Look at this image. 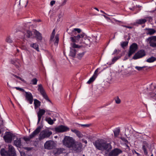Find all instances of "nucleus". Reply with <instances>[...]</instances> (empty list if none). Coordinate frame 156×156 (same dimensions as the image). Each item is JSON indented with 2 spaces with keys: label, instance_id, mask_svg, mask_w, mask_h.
<instances>
[{
  "label": "nucleus",
  "instance_id": "f257e3e1",
  "mask_svg": "<svg viewBox=\"0 0 156 156\" xmlns=\"http://www.w3.org/2000/svg\"><path fill=\"white\" fill-rule=\"evenodd\" d=\"M94 145L97 149L100 150H104L111 149L110 144L106 143V142L102 139L98 140L93 143Z\"/></svg>",
  "mask_w": 156,
  "mask_h": 156
},
{
  "label": "nucleus",
  "instance_id": "f03ea898",
  "mask_svg": "<svg viewBox=\"0 0 156 156\" xmlns=\"http://www.w3.org/2000/svg\"><path fill=\"white\" fill-rule=\"evenodd\" d=\"M75 141L72 137L65 136L62 140V144L66 147L70 149Z\"/></svg>",
  "mask_w": 156,
  "mask_h": 156
},
{
  "label": "nucleus",
  "instance_id": "7ed1b4c3",
  "mask_svg": "<svg viewBox=\"0 0 156 156\" xmlns=\"http://www.w3.org/2000/svg\"><path fill=\"white\" fill-rule=\"evenodd\" d=\"M75 38L76 39L77 42H79L80 40L83 39L85 41L83 42V43L87 45H88L90 43V37H87L84 33H82L80 34L75 36Z\"/></svg>",
  "mask_w": 156,
  "mask_h": 156
},
{
  "label": "nucleus",
  "instance_id": "20e7f679",
  "mask_svg": "<svg viewBox=\"0 0 156 156\" xmlns=\"http://www.w3.org/2000/svg\"><path fill=\"white\" fill-rule=\"evenodd\" d=\"M52 134V132L48 129H45L42 130L39 134V140H43L45 138L49 137Z\"/></svg>",
  "mask_w": 156,
  "mask_h": 156
},
{
  "label": "nucleus",
  "instance_id": "39448f33",
  "mask_svg": "<svg viewBox=\"0 0 156 156\" xmlns=\"http://www.w3.org/2000/svg\"><path fill=\"white\" fill-rule=\"evenodd\" d=\"M73 144L70 149L76 152H80L82 151V145L81 143L76 142L75 141Z\"/></svg>",
  "mask_w": 156,
  "mask_h": 156
},
{
  "label": "nucleus",
  "instance_id": "423d86ee",
  "mask_svg": "<svg viewBox=\"0 0 156 156\" xmlns=\"http://www.w3.org/2000/svg\"><path fill=\"white\" fill-rule=\"evenodd\" d=\"M42 127L39 126L30 135L29 137H24V140L26 141H29L30 140L34 137L36 135H37L40 132Z\"/></svg>",
  "mask_w": 156,
  "mask_h": 156
},
{
  "label": "nucleus",
  "instance_id": "0eeeda50",
  "mask_svg": "<svg viewBox=\"0 0 156 156\" xmlns=\"http://www.w3.org/2000/svg\"><path fill=\"white\" fill-rule=\"evenodd\" d=\"M37 90L40 92L41 94L45 99L47 100L50 101L42 86V85L41 84H39L38 85Z\"/></svg>",
  "mask_w": 156,
  "mask_h": 156
},
{
  "label": "nucleus",
  "instance_id": "6e6552de",
  "mask_svg": "<svg viewBox=\"0 0 156 156\" xmlns=\"http://www.w3.org/2000/svg\"><path fill=\"white\" fill-rule=\"evenodd\" d=\"M138 48L137 45L136 44L133 43L129 47V51L128 53V56L130 57L136 51Z\"/></svg>",
  "mask_w": 156,
  "mask_h": 156
},
{
  "label": "nucleus",
  "instance_id": "1a4fd4ad",
  "mask_svg": "<svg viewBox=\"0 0 156 156\" xmlns=\"http://www.w3.org/2000/svg\"><path fill=\"white\" fill-rule=\"evenodd\" d=\"M145 55L146 53L144 50H141L138 51L135 54L133 57V58L134 59H136L142 58L145 56Z\"/></svg>",
  "mask_w": 156,
  "mask_h": 156
},
{
  "label": "nucleus",
  "instance_id": "9d476101",
  "mask_svg": "<svg viewBox=\"0 0 156 156\" xmlns=\"http://www.w3.org/2000/svg\"><path fill=\"white\" fill-rule=\"evenodd\" d=\"M55 143L53 141H47L44 144V147L45 149L50 150L53 149L55 147Z\"/></svg>",
  "mask_w": 156,
  "mask_h": 156
},
{
  "label": "nucleus",
  "instance_id": "9b49d317",
  "mask_svg": "<svg viewBox=\"0 0 156 156\" xmlns=\"http://www.w3.org/2000/svg\"><path fill=\"white\" fill-rule=\"evenodd\" d=\"M55 131L58 133L63 132L69 131V128L67 126L61 125L56 127L55 128Z\"/></svg>",
  "mask_w": 156,
  "mask_h": 156
},
{
  "label": "nucleus",
  "instance_id": "f8f14e48",
  "mask_svg": "<svg viewBox=\"0 0 156 156\" xmlns=\"http://www.w3.org/2000/svg\"><path fill=\"white\" fill-rule=\"evenodd\" d=\"M122 152L121 150L118 148H115L112 150L108 154L109 156H116Z\"/></svg>",
  "mask_w": 156,
  "mask_h": 156
},
{
  "label": "nucleus",
  "instance_id": "ddd939ff",
  "mask_svg": "<svg viewBox=\"0 0 156 156\" xmlns=\"http://www.w3.org/2000/svg\"><path fill=\"white\" fill-rule=\"evenodd\" d=\"M26 100L31 104L33 103V98L32 94L30 92H25Z\"/></svg>",
  "mask_w": 156,
  "mask_h": 156
},
{
  "label": "nucleus",
  "instance_id": "4468645a",
  "mask_svg": "<svg viewBox=\"0 0 156 156\" xmlns=\"http://www.w3.org/2000/svg\"><path fill=\"white\" fill-rule=\"evenodd\" d=\"M147 41H149L150 45L153 48H156V39H154L153 37H149L147 39Z\"/></svg>",
  "mask_w": 156,
  "mask_h": 156
},
{
  "label": "nucleus",
  "instance_id": "2eb2a0df",
  "mask_svg": "<svg viewBox=\"0 0 156 156\" xmlns=\"http://www.w3.org/2000/svg\"><path fill=\"white\" fill-rule=\"evenodd\" d=\"M22 32L24 34V36L25 37L29 38L32 35V32L27 29H23L22 30Z\"/></svg>",
  "mask_w": 156,
  "mask_h": 156
},
{
  "label": "nucleus",
  "instance_id": "dca6fc26",
  "mask_svg": "<svg viewBox=\"0 0 156 156\" xmlns=\"http://www.w3.org/2000/svg\"><path fill=\"white\" fill-rule=\"evenodd\" d=\"M45 111L43 109H39L38 112L37 113L38 116V121L37 124H38L40 122L42 115L45 113Z\"/></svg>",
  "mask_w": 156,
  "mask_h": 156
},
{
  "label": "nucleus",
  "instance_id": "f3484780",
  "mask_svg": "<svg viewBox=\"0 0 156 156\" xmlns=\"http://www.w3.org/2000/svg\"><path fill=\"white\" fill-rule=\"evenodd\" d=\"M8 149L9 153V156H16L15 149L12 146L9 145Z\"/></svg>",
  "mask_w": 156,
  "mask_h": 156
},
{
  "label": "nucleus",
  "instance_id": "a211bd4d",
  "mask_svg": "<svg viewBox=\"0 0 156 156\" xmlns=\"http://www.w3.org/2000/svg\"><path fill=\"white\" fill-rule=\"evenodd\" d=\"M3 138L5 141L7 143H10L12 140V136L9 133H8L5 135Z\"/></svg>",
  "mask_w": 156,
  "mask_h": 156
},
{
  "label": "nucleus",
  "instance_id": "6ab92c4d",
  "mask_svg": "<svg viewBox=\"0 0 156 156\" xmlns=\"http://www.w3.org/2000/svg\"><path fill=\"white\" fill-rule=\"evenodd\" d=\"M145 30H147L146 34L150 35L154 34L156 32V30L153 29L146 28Z\"/></svg>",
  "mask_w": 156,
  "mask_h": 156
},
{
  "label": "nucleus",
  "instance_id": "aec40b11",
  "mask_svg": "<svg viewBox=\"0 0 156 156\" xmlns=\"http://www.w3.org/2000/svg\"><path fill=\"white\" fill-rule=\"evenodd\" d=\"M14 145L17 147H20L21 146V140L20 138H17L16 139L14 140Z\"/></svg>",
  "mask_w": 156,
  "mask_h": 156
},
{
  "label": "nucleus",
  "instance_id": "412c9836",
  "mask_svg": "<svg viewBox=\"0 0 156 156\" xmlns=\"http://www.w3.org/2000/svg\"><path fill=\"white\" fill-rule=\"evenodd\" d=\"M0 154L2 156H9V154L4 148H2L0 151Z\"/></svg>",
  "mask_w": 156,
  "mask_h": 156
},
{
  "label": "nucleus",
  "instance_id": "4be33fe9",
  "mask_svg": "<svg viewBox=\"0 0 156 156\" xmlns=\"http://www.w3.org/2000/svg\"><path fill=\"white\" fill-rule=\"evenodd\" d=\"M147 22V20L145 19H138L136 20V23L138 24H144Z\"/></svg>",
  "mask_w": 156,
  "mask_h": 156
},
{
  "label": "nucleus",
  "instance_id": "5701e85b",
  "mask_svg": "<svg viewBox=\"0 0 156 156\" xmlns=\"http://www.w3.org/2000/svg\"><path fill=\"white\" fill-rule=\"evenodd\" d=\"M45 120L49 124L51 125H52L54 123V121L56 120L55 119H52L50 117L46 118Z\"/></svg>",
  "mask_w": 156,
  "mask_h": 156
},
{
  "label": "nucleus",
  "instance_id": "b1692460",
  "mask_svg": "<svg viewBox=\"0 0 156 156\" xmlns=\"http://www.w3.org/2000/svg\"><path fill=\"white\" fill-rule=\"evenodd\" d=\"M114 136L115 137H117L120 132L119 128V127L116 128L113 131Z\"/></svg>",
  "mask_w": 156,
  "mask_h": 156
},
{
  "label": "nucleus",
  "instance_id": "393cba45",
  "mask_svg": "<svg viewBox=\"0 0 156 156\" xmlns=\"http://www.w3.org/2000/svg\"><path fill=\"white\" fill-rule=\"evenodd\" d=\"M35 34L36 35L37 38L38 40H42V36L41 34L38 31L36 30L34 32Z\"/></svg>",
  "mask_w": 156,
  "mask_h": 156
},
{
  "label": "nucleus",
  "instance_id": "a878e982",
  "mask_svg": "<svg viewBox=\"0 0 156 156\" xmlns=\"http://www.w3.org/2000/svg\"><path fill=\"white\" fill-rule=\"evenodd\" d=\"M34 104L35 108L38 107L41 105L40 102L37 99L34 100Z\"/></svg>",
  "mask_w": 156,
  "mask_h": 156
},
{
  "label": "nucleus",
  "instance_id": "bb28decb",
  "mask_svg": "<svg viewBox=\"0 0 156 156\" xmlns=\"http://www.w3.org/2000/svg\"><path fill=\"white\" fill-rule=\"evenodd\" d=\"M148 147V144L147 143H146L145 145H144L142 147V149L144 151V154L146 155L147 154V148Z\"/></svg>",
  "mask_w": 156,
  "mask_h": 156
},
{
  "label": "nucleus",
  "instance_id": "cd10ccee",
  "mask_svg": "<svg viewBox=\"0 0 156 156\" xmlns=\"http://www.w3.org/2000/svg\"><path fill=\"white\" fill-rule=\"evenodd\" d=\"M30 46L31 47H32L36 49L37 51H39V50L38 48V45L36 43L31 44Z\"/></svg>",
  "mask_w": 156,
  "mask_h": 156
},
{
  "label": "nucleus",
  "instance_id": "c85d7f7f",
  "mask_svg": "<svg viewBox=\"0 0 156 156\" xmlns=\"http://www.w3.org/2000/svg\"><path fill=\"white\" fill-rule=\"evenodd\" d=\"M155 60H156V58L154 57H151L148 58L147 60V62L149 63H151L153 62Z\"/></svg>",
  "mask_w": 156,
  "mask_h": 156
},
{
  "label": "nucleus",
  "instance_id": "c756f323",
  "mask_svg": "<svg viewBox=\"0 0 156 156\" xmlns=\"http://www.w3.org/2000/svg\"><path fill=\"white\" fill-rule=\"evenodd\" d=\"M55 41L54 42L55 45L57 46L59 41V36L58 34H56L55 37Z\"/></svg>",
  "mask_w": 156,
  "mask_h": 156
},
{
  "label": "nucleus",
  "instance_id": "7c9ffc66",
  "mask_svg": "<svg viewBox=\"0 0 156 156\" xmlns=\"http://www.w3.org/2000/svg\"><path fill=\"white\" fill-rule=\"evenodd\" d=\"M96 76H93L87 82V83L90 84L91 83L93 82L96 78Z\"/></svg>",
  "mask_w": 156,
  "mask_h": 156
},
{
  "label": "nucleus",
  "instance_id": "2f4dec72",
  "mask_svg": "<svg viewBox=\"0 0 156 156\" xmlns=\"http://www.w3.org/2000/svg\"><path fill=\"white\" fill-rule=\"evenodd\" d=\"M37 80L36 78H34L31 81L30 83L33 85H36L37 84Z\"/></svg>",
  "mask_w": 156,
  "mask_h": 156
},
{
  "label": "nucleus",
  "instance_id": "473e14b6",
  "mask_svg": "<svg viewBox=\"0 0 156 156\" xmlns=\"http://www.w3.org/2000/svg\"><path fill=\"white\" fill-rule=\"evenodd\" d=\"M65 152V149L63 148H58L57 150V153L59 154Z\"/></svg>",
  "mask_w": 156,
  "mask_h": 156
},
{
  "label": "nucleus",
  "instance_id": "72a5a7b5",
  "mask_svg": "<svg viewBox=\"0 0 156 156\" xmlns=\"http://www.w3.org/2000/svg\"><path fill=\"white\" fill-rule=\"evenodd\" d=\"M128 41H123L121 43V46L123 48H124L125 47L128 45Z\"/></svg>",
  "mask_w": 156,
  "mask_h": 156
},
{
  "label": "nucleus",
  "instance_id": "f704fd0d",
  "mask_svg": "<svg viewBox=\"0 0 156 156\" xmlns=\"http://www.w3.org/2000/svg\"><path fill=\"white\" fill-rule=\"evenodd\" d=\"M5 41L9 43H12L13 42L12 38L10 36L7 37H6L5 39Z\"/></svg>",
  "mask_w": 156,
  "mask_h": 156
},
{
  "label": "nucleus",
  "instance_id": "c9c22d12",
  "mask_svg": "<svg viewBox=\"0 0 156 156\" xmlns=\"http://www.w3.org/2000/svg\"><path fill=\"white\" fill-rule=\"evenodd\" d=\"M69 55L72 57H74L76 55V50L74 49L73 50L70 51Z\"/></svg>",
  "mask_w": 156,
  "mask_h": 156
},
{
  "label": "nucleus",
  "instance_id": "e433bc0d",
  "mask_svg": "<svg viewBox=\"0 0 156 156\" xmlns=\"http://www.w3.org/2000/svg\"><path fill=\"white\" fill-rule=\"evenodd\" d=\"M76 31H77L78 33H80L81 32V30L79 28H74L72 30V32L73 34H75V33H74Z\"/></svg>",
  "mask_w": 156,
  "mask_h": 156
},
{
  "label": "nucleus",
  "instance_id": "4c0bfd02",
  "mask_svg": "<svg viewBox=\"0 0 156 156\" xmlns=\"http://www.w3.org/2000/svg\"><path fill=\"white\" fill-rule=\"evenodd\" d=\"M145 66H143L142 67H140L138 66H136L135 68L137 69L139 71H141L143 70V69L145 67Z\"/></svg>",
  "mask_w": 156,
  "mask_h": 156
},
{
  "label": "nucleus",
  "instance_id": "58836bf2",
  "mask_svg": "<svg viewBox=\"0 0 156 156\" xmlns=\"http://www.w3.org/2000/svg\"><path fill=\"white\" fill-rule=\"evenodd\" d=\"M76 134L79 138L82 137L83 136V135L81 133V132L79 131Z\"/></svg>",
  "mask_w": 156,
  "mask_h": 156
},
{
  "label": "nucleus",
  "instance_id": "ea45409f",
  "mask_svg": "<svg viewBox=\"0 0 156 156\" xmlns=\"http://www.w3.org/2000/svg\"><path fill=\"white\" fill-rule=\"evenodd\" d=\"M115 103L117 104H119L121 102V100L118 97L115 98Z\"/></svg>",
  "mask_w": 156,
  "mask_h": 156
},
{
  "label": "nucleus",
  "instance_id": "a19ab883",
  "mask_svg": "<svg viewBox=\"0 0 156 156\" xmlns=\"http://www.w3.org/2000/svg\"><path fill=\"white\" fill-rule=\"evenodd\" d=\"M119 57V56L115 57L112 59V62L113 63H114L115 62H116Z\"/></svg>",
  "mask_w": 156,
  "mask_h": 156
},
{
  "label": "nucleus",
  "instance_id": "79ce46f5",
  "mask_svg": "<svg viewBox=\"0 0 156 156\" xmlns=\"http://www.w3.org/2000/svg\"><path fill=\"white\" fill-rule=\"evenodd\" d=\"M71 41L73 42H77L76 39L75 38V36L70 37Z\"/></svg>",
  "mask_w": 156,
  "mask_h": 156
},
{
  "label": "nucleus",
  "instance_id": "37998d69",
  "mask_svg": "<svg viewBox=\"0 0 156 156\" xmlns=\"http://www.w3.org/2000/svg\"><path fill=\"white\" fill-rule=\"evenodd\" d=\"M150 87H150L151 90H153L154 91V90H153V89H155V87L154 86H153L152 83H151V84L150 85Z\"/></svg>",
  "mask_w": 156,
  "mask_h": 156
},
{
  "label": "nucleus",
  "instance_id": "c03bdc74",
  "mask_svg": "<svg viewBox=\"0 0 156 156\" xmlns=\"http://www.w3.org/2000/svg\"><path fill=\"white\" fill-rule=\"evenodd\" d=\"M15 88L16 89V90H19L22 92H25L24 90L22 88H20L19 87H15Z\"/></svg>",
  "mask_w": 156,
  "mask_h": 156
},
{
  "label": "nucleus",
  "instance_id": "a18cd8bd",
  "mask_svg": "<svg viewBox=\"0 0 156 156\" xmlns=\"http://www.w3.org/2000/svg\"><path fill=\"white\" fill-rule=\"evenodd\" d=\"M90 125L89 124H81L80 126H83V127H88L90 126Z\"/></svg>",
  "mask_w": 156,
  "mask_h": 156
},
{
  "label": "nucleus",
  "instance_id": "49530a36",
  "mask_svg": "<svg viewBox=\"0 0 156 156\" xmlns=\"http://www.w3.org/2000/svg\"><path fill=\"white\" fill-rule=\"evenodd\" d=\"M120 139L123 141L125 142L126 143H128V141L127 139L124 137H121Z\"/></svg>",
  "mask_w": 156,
  "mask_h": 156
},
{
  "label": "nucleus",
  "instance_id": "de8ad7c7",
  "mask_svg": "<svg viewBox=\"0 0 156 156\" xmlns=\"http://www.w3.org/2000/svg\"><path fill=\"white\" fill-rule=\"evenodd\" d=\"M98 69H97L95 70V72H94V74L93 75L94 76H96V77L97 76V73H98Z\"/></svg>",
  "mask_w": 156,
  "mask_h": 156
},
{
  "label": "nucleus",
  "instance_id": "09e8293b",
  "mask_svg": "<svg viewBox=\"0 0 156 156\" xmlns=\"http://www.w3.org/2000/svg\"><path fill=\"white\" fill-rule=\"evenodd\" d=\"M71 131L72 132L75 133L76 134L77 132L78 131V130L76 129H71Z\"/></svg>",
  "mask_w": 156,
  "mask_h": 156
},
{
  "label": "nucleus",
  "instance_id": "8fccbe9b",
  "mask_svg": "<svg viewBox=\"0 0 156 156\" xmlns=\"http://www.w3.org/2000/svg\"><path fill=\"white\" fill-rule=\"evenodd\" d=\"M72 47L73 48H78V45L76 44L75 43H73V44H72Z\"/></svg>",
  "mask_w": 156,
  "mask_h": 156
},
{
  "label": "nucleus",
  "instance_id": "3c124183",
  "mask_svg": "<svg viewBox=\"0 0 156 156\" xmlns=\"http://www.w3.org/2000/svg\"><path fill=\"white\" fill-rule=\"evenodd\" d=\"M12 63L16 67V68H19V65L18 64V63L17 64L15 62H14Z\"/></svg>",
  "mask_w": 156,
  "mask_h": 156
},
{
  "label": "nucleus",
  "instance_id": "603ef678",
  "mask_svg": "<svg viewBox=\"0 0 156 156\" xmlns=\"http://www.w3.org/2000/svg\"><path fill=\"white\" fill-rule=\"evenodd\" d=\"M55 3V1H52L50 2V5L51 6L53 5Z\"/></svg>",
  "mask_w": 156,
  "mask_h": 156
},
{
  "label": "nucleus",
  "instance_id": "864d4df0",
  "mask_svg": "<svg viewBox=\"0 0 156 156\" xmlns=\"http://www.w3.org/2000/svg\"><path fill=\"white\" fill-rule=\"evenodd\" d=\"M122 26L124 27L127 28H129V29H132V27L131 26H126V25H123Z\"/></svg>",
  "mask_w": 156,
  "mask_h": 156
},
{
  "label": "nucleus",
  "instance_id": "5fc2aeb1",
  "mask_svg": "<svg viewBox=\"0 0 156 156\" xmlns=\"http://www.w3.org/2000/svg\"><path fill=\"white\" fill-rule=\"evenodd\" d=\"M133 71V70H131L130 71L129 73H128V74H129V75H130L132 74H133V72L134 71Z\"/></svg>",
  "mask_w": 156,
  "mask_h": 156
},
{
  "label": "nucleus",
  "instance_id": "6e6d98bb",
  "mask_svg": "<svg viewBox=\"0 0 156 156\" xmlns=\"http://www.w3.org/2000/svg\"><path fill=\"white\" fill-rule=\"evenodd\" d=\"M118 52V50L116 49H115V50L113 52V53L112 55H114V54H116V53H117V52Z\"/></svg>",
  "mask_w": 156,
  "mask_h": 156
},
{
  "label": "nucleus",
  "instance_id": "4d7b16f0",
  "mask_svg": "<svg viewBox=\"0 0 156 156\" xmlns=\"http://www.w3.org/2000/svg\"><path fill=\"white\" fill-rule=\"evenodd\" d=\"M13 76L19 79V80L20 79H21V77H19V76H16V75H15V74H13Z\"/></svg>",
  "mask_w": 156,
  "mask_h": 156
},
{
  "label": "nucleus",
  "instance_id": "13d9d810",
  "mask_svg": "<svg viewBox=\"0 0 156 156\" xmlns=\"http://www.w3.org/2000/svg\"><path fill=\"white\" fill-rule=\"evenodd\" d=\"M82 140L83 142L85 144H87V140H86L85 139H83Z\"/></svg>",
  "mask_w": 156,
  "mask_h": 156
},
{
  "label": "nucleus",
  "instance_id": "bf43d9fd",
  "mask_svg": "<svg viewBox=\"0 0 156 156\" xmlns=\"http://www.w3.org/2000/svg\"><path fill=\"white\" fill-rule=\"evenodd\" d=\"M54 35H51L50 37V40L52 41L54 38Z\"/></svg>",
  "mask_w": 156,
  "mask_h": 156
},
{
  "label": "nucleus",
  "instance_id": "052dcab7",
  "mask_svg": "<svg viewBox=\"0 0 156 156\" xmlns=\"http://www.w3.org/2000/svg\"><path fill=\"white\" fill-rule=\"evenodd\" d=\"M55 30L54 29L53 30V31L52 32V34H51V35H55Z\"/></svg>",
  "mask_w": 156,
  "mask_h": 156
},
{
  "label": "nucleus",
  "instance_id": "680f3d73",
  "mask_svg": "<svg viewBox=\"0 0 156 156\" xmlns=\"http://www.w3.org/2000/svg\"><path fill=\"white\" fill-rule=\"evenodd\" d=\"M67 0H64V1L62 3V4L63 5H65L66 2Z\"/></svg>",
  "mask_w": 156,
  "mask_h": 156
},
{
  "label": "nucleus",
  "instance_id": "e2e57ef3",
  "mask_svg": "<svg viewBox=\"0 0 156 156\" xmlns=\"http://www.w3.org/2000/svg\"><path fill=\"white\" fill-rule=\"evenodd\" d=\"M62 17V16L61 14H59L58 16V17L59 18V19H60Z\"/></svg>",
  "mask_w": 156,
  "mask_h": 156
},
{
  "label": "nucleus",
  "instance_id": "0e129e2a",
  "mask_svg": "<svg viewBox=\"0 0 156 156\" xmlns=\"http://www.w3.org/2000/svg\"><path fill=\"white\" fill-rule=\"evenodd\" d=\"M20 80H21L23 82H24V81H25V80H24L23 79H22L21 78V79H20Z\"/></svg>",
  "mask_w": 156,
  "mask_h": 156
},
{
  "label": "nucleus",
  "instance_id": "69168bd1",
  "mask_svg": "<svg viewBox=\"0 0 156 156\" xmlns=\"http://www.w3.org/2000/svg\"><path fill=\"white\" fill-rule=\"evenodd\" d=\"M94 9H96V10H97V11H99V9L97 8L96 7L94 8Z\"/></svg>",
  "mask_w": 156,
  "mask_h": 156
},
{
  "label": "nucleus",
  "instance_id": "338daca9",
  "mask_svg": "<svg viewBox=\"0 0 156 156\" xmlns=\"http://www.w3.org/2000/svg\"><path fill=\"white\" fill-rule=\"evenodd\" d=\"M79 55H80V56H82L83 55V54H82V53H81V54H79Z\"/></svg>",
  "mask_w": 156,
  "mask_h": 156
},
{
  "label": "nucleus",
  "instance_id": "774afa93",
  "mask_svg": "<svg viewBox=\"0 0 156 156\" xmlns=\"http://www.w3.org/2000/svg\"><path fill=\"white\" fill-rule=\"evenodd\" d=\"M100 12L102 13L105 14V12L102 10H100Z\"/></svg>",
  "mask_w": 156,
  "mask_h": 156
}]
</instances>
